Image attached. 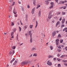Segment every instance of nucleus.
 <instances>
[{"label":"nucleus","mask_w":67,"mask_h":67,"mask_svg":"<svg viewBox=\"0 0 67 67\" xmlns=\"http://www.w3.org/2000/svg\"><path fill=\"white\" fill-rule=\"evenodd\" d=\"M13 12L15 14L14 16L15 17H17V16H18V15L16 14L17 12H16V10H15V9H14V10L13 11Z\"/></svg>","instance_id":"obj_1"},{"label":"nucleus","mask_w":67,"mask_h":67,"mask_svg":"<svg viewBox=\"0 0 67 67\" xmlns=\"http://www.w3.org/2000/svg\"><path fill=\"white\" fill-rule=\"evenodd\" d=\"M52 11H51L49 12V16H48V18L49 19H51L52 16Z\"/></svg>","instance_id":"obj_2"},{"label":"nucleus","mask_w":67,"mask_h":67,"mask_svg":"<svg viewBox=\"0 0 67 67\" xmlns=\"http://www.w3.org/2000/svg\"><path fill=\"white\" fill-rule=\"evenodd\" d=\"M27 63V60H26L25 61L23 62H22L21 63V65H25V64H26Z\"/></svg>","instance_id":"obj_3"},{"label":"nucleus","mask_w":67,"mask_h":67,"mask_svg":"<svg viewBox=\"0 0 67 67\" xmlns=\"http://www.w3.org/2000/svg\"><path fill=\"white\" fill-rule=\"evenodd\" d=\"M51 6L49 7L50 9H52L53 8V7H54V3L53 2H52L51 3Z\"/></svg>","instance_id":"obj_4"},{"label":"nucleus","mask_w":67,"mask_h":67,"mask_svg":"<svg viewBox=\"0 0 67 67\" xmlns=\"http://www.w3.org/2000/svg\"><path fill=\"white\" fill-rule=\"evenodd\" d=\"M47 63V65H49V66L51 65L52 64V62H51V61H50L49 60L48 61Z\"/></svg>","instance_id":"obj_5"},{"label":"nucleus","mask_w":67,"mask_h":67,"mask_svg":"<svg viewBox=\"0 0 67 67\" xmlns=\"http://www.w3.org/2000/svg\"><path fill=\"white\" fill-rule=\"evenodd\" d=\"M56 34V31H54L52 33V36H54Z\"/></svg>","instance_id":"obj_6"},{"label":"nucleus","mask_w":67,"mask_h":67,"mask_svg":"<svg viewBox=\"0 0 67 67\" xmlns=\"http://www.w3.org/2000/svg\"><path fill=\"white\" fill-rule=\"evenodd\" d=\"M35 8H34L32 9V14H34V10H35Z\"/></svg>","instance_id":"obj_7"},{"label":"nucleus","mask_w":67,"mask_h":67,"mask_svg":"<svg viewBox=\"0 0 67 67\" xmlns=\"http://www.w3.org/2000/svg\"><path fill=\"white\" fill-rule=\"evenodd\" d=\"M27 27H28L27 25H25L24 27V30H26V29L27 28Z\"/></svg>","instance_id":"obj_8"},{"label":"nucleus","mask_w":67,"mask_h":67,"mask_svg":"<svg viewBox=\"0 0 67 67\" xmlns=\"http://www.w3.org/2000/svg\"><path fill=\"white\" fill-rule=\"evenodd\" d=\"M32 32V31H30L29 32V35H30V37H32V34L31 33V32Z\"/></svg>","instance_id":"obj_9"},{"label":"nucleus","mask_w":67,"mask_h":67,"mask_svg":"<svg viewBox=\"0 0 67 67\" xmlns=\"http://www.w3.org/2000/svg\"><path fill=\"white\" fill-rule=\"evenodd\" d=\"M14 33V32H11V35L12 36L11 38H13V36H14V35H13V34Z\"/></svg>","instance_id":"obj_10"},{"label":"nucleus","mask_w":67,"mask_h":67,"mask_svg":"<svg viewBox=\"0 0 67 67\" xmlns=\"http://www.w3.org/2000/svg\"><path fill=\"white\" fill-rule=\"evenodd\" d=\"M36 49H35V48H33L31 49V51H36Z\"/></svg>","instance_id":"obj_11"},{"label":"nucleus","mask_w":67,"mask_h":67,"mask_svg":"<svg viewBox=\"0 0 67 67\" xmlns=\"http://www.w3.org/2000/svg\"><path fill=\"white\" fill-rule=\"evenodd\" d=\"M36 25L35 27L36 28L37 26V25H38V22H37V21H36Z\"/></svg>","instance_id":"obj_12"},{"label":"nucleus","mask_w":67,"mask_h":67,"mask_svg":"<svg viewBox=\"0 0 67 67\" xmlns=\"http://www.w3.org/2000/svg\"><path fill=\"white\" fill-rule=\"evenodd\" d=\"M60 23V22L59 21H58L57 23V24H56V26H57V25L59 24V23Z\"/></svg>","instance_id":"obj_13"},{"label":"nucleus","mask_w":67,"mask_h":67,"mask_svg":"<svg viewBox=\"0 0 67 67\" xmlns=\"http://www.w3.org/2000/svg\"><path fill=\"white\" fill-rule=\"evenodd\" d=\"M53 55H49L48 56V58H53Z\"/></svg>","instance_id":"obj_14"},{"label":"nucleus","mask_w":67,"mask_h":67,"mask_svg":"<svg viewBox=\"0 0 67 67\" xmlns=\"http://www.w3.org/2000/svg\"><path fill=\"white\" fill-rule=\"evenodd\" d=\"M32 37H30V43H32Z\"/></svg>","instance_id":"obj_15"},{"label":"nucleus","mask_w":67,"mask_h":67,"mask_svg":"<svg viewBox=\"0 0 67 67\" xmlns=\"http://www.w3.org/2000/svg\"><path fill=\"white\" fill-rule=\"evenodd\" d=\"M48 1H49L48 0L46 1V4L47 5L48 4Z\"/></svg>","instance_id":"obj_16"},{"label":"nucleus","mask_w":67,"mask_h":67,"mask_svg":"<svg viewBox=\"0 0 67 67\" xmlns=\"http://www.w3.org/2000/svg\"><path fill=\"white\" fill-rule=\"evenodd\" d=\"M40 7H41V5H37V7L36 8V9H38V8H40Z\"/></svg>","instance_id":"obj_17"},{"label":"nucleus","mask_w":67,"mask_h":67,"mask_svg":"<svg viewBox=\"0 0 67 67\" xmlns=\"http://www.w3.org/2000/svg\"><path fill=\"white\" fill-rule=\"evenodd\" d=\"M50 47L51 48V50H52L53 49V47L52 46H50Z\"/></svg>","instance_id":"obj_18"},{"label":"nucleus","mask_w":67,"mask_h":67,"mask_svg":"<svg viewBox=\"0 0 67 67\" xmlns=\"http://www.w3.org/2000/svg\"><path fill=\"white\" fill-rule=\"evenodd\" d=\"M37 54L35 53L33 54V56H34V57H36V56H37Z\"/></svg>","instance_id":"obj_19"},{"label":"nucleus","mask_w":67,"mask_h":67,"mask_svg":"<svg viewBox=\"0 0 67 67\" xmlns=\"http://www.w3.org/2000/svg\"><path fill=\"white\" fill-rule=\"evenodd\" d=\"M60 13H61L59 12H57V15H59V14H60Z\"/></svg>","instance_id":"obj_20"},{"label":"nucleus","mask_w":67,"mask_h":67,"mask_svg":"<svg viewBox=\"0 0 67 67\" xmlns=\"http://www.w3.org/2000/svg\"><path fill=\"white\" fill-rule=\"evenodd\" d=\"M11 25L12 26H14V23H13V22H12L11 23Z\"/></svg>","instance_id":"obj_21"},{"label":"nucleus","mask_w":67,"mask_h":67,"mask_svg":"<svg viewBox=\"0 0 67 67\" xmlns=\"http://www.w3.org/2000/svg\"><path fill=\"white\" fill-rule=\"evenodd\" d=\"M65 56H66V55H62L61 56V57L62 58H63V57H65Z\"/></svg>","instance_id":"obj_22"},{"label":"nucleus","mask_w":67,"mask_h":67,"mask_svg":"<svg viewBox=\"0 0 67 67\" xmlns=\"http://www.w3.org/2000/svg\"><path fill=\"white\" fill-rule=\"evenodd\" d=\"M58 48H61V46L60 45H59L57 46Z\"/></svg>","instance_id":"obj_23"},{"label":"nucleus","mask_w":67,"mask_h":67,"mask_svg":"<svg viewBox=\"0 0 67 67\" xmlns=\"http://www.w3.org/2000/svg\"><path fill=\"white\" fill-rule=\"evenodd\" d=\"M38 14L39 15V16H41V11H40L39 12Z\"/></svg>","instance_id":"obj_24"},{"label":"nucleus","mask_w":67,"mask_h":67,"mask_svg":"<svg viewBox=\"0 0 67 67\" xmlns=\"http://www.w3.org/2000/svg\"><path fill=\"white\" fill-rule=\"evenodd\" d=\"M16 47L15 46H13L12 47V49H15Z\"/></svg>","instance_id":"obj_25"},{"label":"nucleus","mask_w":67,"mask_h":67,"mask_svg":"<svg viewBox=\"0 0 67 67\" xmlns=\"http://www.w3.org/2000/svg\"><path fill=\"white\" fill-rule=\"evenodd\" d=\"M67 29V27H65V28L63 30V31H66V30Z\"/></svg>","instance_id":"obj_26"},{"label":"nucleus","mask_w":67,"mask_h":67,"mask_svg":"<svg viewBox=\"0 0 67 67\" xmlns=\"http://www.w3.org/2000/svg\"><path fill=\"white\" fill-rule=\"evenodd\" d=\"M65 14H66V13L65 12H63L62 13V15H65Z\"/></svg>","instance_id":"obj_27"},{"label":"nucleus","mask_w":67,"mask_h":67,"mask_svg":"<svg viewBox=\"0 0 67 67\" xmlns=\"http://www.w3.org/2000/svg\"><path fill=\"white\" fill-rule=\"evenodd\" d=\"M15 60V58H13V59L12 60L11 62H10V63H12L13 62V61H14V60Z\"/></svg>","instance_id":"obj_28"},{"label":"nucleus","mask_w":67,"mask_h":67,"mask_svg":"<svg viewBox=\"0 0 67 67\" xmlns=\"http://www.w3.org/2000/svg\"><path fill=\"white\" fill-rule=\"evenodd\" d=\"M15 60V58H13V59L12 60L11 62H10V63H12L13 62V61H14V60Z\"/></svg>","instance_id":"obj_29"},{"label":"nucleus","mask_w":67,"mask_h":67,"mask_svg":"<svg viewBox=\"0 0 67 67\" xmlns=\"http://www.w3.org/2000/svg\"><path fill=\"white\" fill-rule=\"evenodd\" d=\"M63 42V40H60V43H62Z\"/></svg>","instance_id":"obj_30"},{"label":"nucleus","mask_w":67,"mask_h":67,"mask_svg":"<svg viewBox=\"0 0 67 67\" xmlns=\"http://www.w3.org/2000/svg\"><path fill=\"white\" fill-rule=\"evenodd\" d=\"M35 3H36V1H34L33 2V4L34 5H35Z\"/></svg>","instance_id":"obj_31"},{"label":"nucleus","mask_w":67,"mask_h":67,"mask_svg":"<svg viewBox=\"0 0 67 67\" xmlns=\"http://www.w3.org/2000/svg\"><path fill=\"white\" fill-rule=\"evenodd\" d=\"M59 41V40L58 39H57L56 40V42H58Z\"/></svg>","instance_id":"obj_32"},{"label":"nucleus","mask_w":67,"mask_h":67,"mask_svg":"<svg viewBox=\"0 0 67 67\" xmlns=\"http://www.w3.org/2000/svg\"><path fill=\"white\" fill-rule=\"evenodd\" d=\"M58 37H61V35H60V34H59L58 35Z\"/></svg>","instance_id":"obj_33"},{"label":"nucleus","mask_w":67,"mask_h":67,"mask_svg":"<svg viewBox=\"0 0 67 67\" xmlns=\"http://www.w3.org/2000/svg\"><path fill=\"white\" fill-rule=\"evenodd\" d=\"M19 32H21V28L20 27H19Z\"/></svg>","instance_id":"obj_34"},{"label":"nucleus","mask_w":67,"mask_h":67,"mask_svg":"<svg viewBox=\"0 0 67 67\" xmlns=\"http://www.w3.org/2000/svg\"><path fill=\"white\" fill-rule=\"evenodd\" d=\"M57 59L58 60V61H59V62H60V59L59 58H57Z\"/></svg>","instance_id":"obj_35"},{"label":"nucleus","mask_w":67,"mask_h":67,"mask_svg":"<svg viewBox=\"0 0 67 67\" xmlns=\"http://www.w3.org/2000/svg\"><path fill=\"white\" fill-rule=\"evenodd\" d=\"M16 30V29H15V28L14 29V32H15Z\"/></svg>","instance_id":"obj_36"},{"label":"nucleus","mask_w":67,"mask_h":67,"mask_svg":"<svg viewBox=\"0 0 67 67\" xmlns=\"http://www.w3.org/2000/svg\"><path fill=\"white\" fill-rule=\"evenodd\" d=\"M32 27H33V25H31L30 26V29H32Z\"/></svg>","instance_id":"obj_37"},{"label":"nucleus","mask_w":67,"mask_h":67,"mask_svg":"<svg viewBox=\"0 0 67 67\" xmlns=\"http://www.w3.org/2000/svg\"><path fill=\"white\" fill-rule=\"evenodd\" d=\"M64 26H65V25L63 24H62L61 26V27H64Z\"/></svg>","instance_id":"obj_38"},{"label":"nucleus","mask_w":67,"mask_h":67,"mask_svg":"<svg viewBox=\"0 0 67 67\" xmlns=\"http://www.w3.org/2000/svg\"><path fill=\"white\" fill-rule=\"evenodd\" d=\"M64 65H65V66H67V63H64Z\"/></svg>","instance_id":"obj_39"},{"label":"nucleus","mask_w":67,"mask_h":67,"mask_svg":"<svg viewBox=\"0 0 67 67\" xmlns=\"http://www.w3.org/2000/svg\"><path fill=\"white\" fill-rule=\"evenodd\" d=\"M15 4V2H14L13 4H12V5H14Z\"/></svg>","instance_id":"obj_40"},{"label":"nucleus","mask_w":67,"mask_h":67,"mask_svg":"<svg viewBox=\"0 0 67 67\" xmlns=\"http://www.w3.org/2000/svg\"><path fill=\"white\" fill-rule=\"evenodd\" d=\"M59 43L58 42H57L56 43V45H58V44Z\"/></svg>","instance_id":"obj_41"},{"label":"nucleus","mask_w":67,"mask_h":67,"mask_svg":"<svg viewBox=\"0 0 67 67\" xmlns=\"http://www.w3.org/2000/svg\"><path fill=\"white\" fill-rule=\"evenodd\" d=\"M55 1L57 2V3H58V0H55Z\"/></svg>","instance_id":"obj_42"},{"label":"nucleus","mask_w":67,"mask_h":67,"mask_svg":"<svg viewBox=\"0 0 67 67\" xmlns=\"http://www.w3.org/2000/svg\"><path fill=\"white\" fill-rule=\"evenodd\" d=\"M62 20V17H60V18L59 21H61Z\"/></svg>","instance_id":"obj_43"},{"label":"nucleus","mask_w":67,"mask_h":67,"mask_svg":"<svg viewBox=\"0 0 67 67\" xmlns=\"http://www.w3.org/2000/svg\"><path fill=\"white\" fill-rule=\"evenodd\" d=\"M33 55L32 54H31L30 55V56H29V57H32V56Z\"/></svg>","instance_id":"obj_44"},{"label":"nucleus","mask_w":67,"mask_h":67,"mask_svg":"<svg viewBox=\"0 0 67 67\" xmlns=\"http://www.w3.org/2000/svg\"><path fill=\"white\" fill-rule=\"evenodd\" d=\"M57 56L58 57H59V56H60V54H57Z\"/></svg>","instance_id":"obj_45"},{"label":"nucleus","mask_w":67,"mask_h":67,"mask_svg":"<svg viewBox=\"0 0 67 67\" xmlns=\"http://www.w3.org/2000/svg\"><path fill=\"white\" fill-rule=\"evenodd\" d=\"M65 19H64H64H63L62 21H64V22H65Z\"/></svg>","instance_id":"obj_46"},{"label":"nucleus","mask_w":67,"mask_h":67,"mask_svg":"<svg viewBox=\"0 0 67 67\" xmlns=\"http://www.w3.org/2000/svg\"><path fill=\"white\" fill-rule=\"evenodd\" d=\"M58 52H61V50H60V49H59L58 50Z\"/></svg>","instance_id":"obj_47"},{"label":"nucleus","mask_w":67,"mask_h":67,"mask_svg":"<svg viewBox=\"0 0 67 67\" xmlns=\"http://www.w3.org/2000/svg\"><path fill=\"white\" fill-rule=\"evenodd\" d=\"M64 23H65V21H62V24H64Z\"/></svg>","instance_id":"obj_48"},{"label":"nucleus","mask_w":67,"mask_h":67,"mask_svg":"<svg viewBox=\"0 0 67 67\" xmlns=\"http://www.w3.org/2000/svg\"><path fill=\"white\" fill-rule=\"evenodd\" d=\"M66 8V6H65L63 8V9H65Z\"/></svg>","instance_id":"obj_49"},{"label":"nucleus","mask_w":67,"mask_h":67,"mask_svg":"<svg viewBox=\"0 0 67 67\" xmlns=\"http://www.w3.org/2000/svg\"><path fill=\"white\" fill-rule=\"evenodd\" d=\"M20 22L21 25H23V24L22 23H21V21L20 20Z\"/></svg>","instance_id":"obj_50"},{"label":"nucleus","mask_w":67,"mask_h":67,"mask_svg":"<svg viewBox=\"0 0 67 67\" xmlns=\"http://www.w3.org/2000/svg\"><path fill=\"white\" fill-rule=\"evenodd\" d=\"M53 59H54V60L55 61L56 60V58H54Z\"/></svg>","instance_id":"obj_51"},{"label":"nucleus","mask_w":67,"mask_h":67,"mask_svg":"<svg viewBox=\"0 0 67 67\" xmlns=\"http://www.w3.org/2000/svg\"><path fill=\"white\" fill-rule=\"evenodd\" d=\"M27 8H30V7L29 5H28L27 6Z\"/></svg>","instance_id":"obj_52"},{"label":"nucleus","mask_w":67,"mask_h":67,"mask_svg":"<svg viewBox=\"0 0 67 67\" xmlns=\"http://www.w3.org/2000/svg\"><path fill=\"white\" fill-rule=\"evenodd\" d=\"M14 53H15L14 51H13V54H14Z\"/></svg>","instance_id":"obj_53"},{"label":"nucleus","mask_w":67,"mask_h":67,"mask_svg":"<svg viewBox=\"0 0 67 67\" xmlns=\"http://www.w3.org/2000/svg\"><path fill=\"white\" fill-rule=\"evenodd\" d=\"M58 67H59V66H60V64H59L58 65Z\"/></svg>","instance_id":"obj_54"},{"label":"nucleus","mask_w":67,"mask_h":67,"mask_svg":"<svg viewBox=\"0 0 67 67\" xmlns=\"http://www.w3.org/2000/svg\"><path fill=\"white\" fill-rule=\"evenodd\" d=\"M67 60H66L64 61V63H67Z\"/></svg>","instance_id":"obj_55"},{"label":"nucleus","mask_w":67,"mask_h":67,"mask_svg":"<svg viewBox=\"0 0 67 67\" xmlns=\"http://www.w3.org/2000/svg\"><path fill=\"white\" fill-rule=\"evenodd\" d=\"M18 3L19 4H21V2L20 1H19L18 2Z\"/></svg>","instance_id":"obj_56"},{"label":"nucleus","mask_w":67,"mask_h":67,"mask_svg":"<svg viewBox=\"0 0 67 67\" xmlns=\"http://www.w3.org/2000/svg\"><path fill=\"white\" fill-rule=\"evenodd\" d=\"M12 53L11 52H9V53L10 54H11Z\"/></svg>","instance_id":"obj_57"},{"label":"nucleus","mask_w":67,"mask_h":67,"mask_svg":"<svg viewBox=\"0 0 67 67\" xmlns=\"http://www.w3.org/2000/svg\"><path fill=\"white\" fill-rule=\"evenodd\" d=\"M44 37H45V34H43V35H42Z\"/></svg>","instance_id":"obj_58"},{"label":"nucleus","mask_w":67,"mask_h":67,"mask_svg":"<svg viewBox=\"0 0 67 67\" xmlns=\"http://www.w3.org/2000/svg\"><path fill=\"white\" fill-rule=\"evenodd\" d=\"M23 45V43H21V44H20V46H21V45Z\"/></svg>","instance_id":"obj_59"},{"label":"nucleus","mask_w":67,"mask_h":67,"mask_svg":"<svg viewBox=\"0 0 67 67\" xmlns=\"http://www.w3.org/2000/svg\"><path fill=\"white\" fill-rule=\"evenodd\" d=\"M56 32H57V33H58V32H59V31H57Z\"/></svg>","instance_id":"obj_60"},{"label":"nucleus","mask_w":67,"mask_h":67,"mask_svg":"<svg viewBox=\"0 0 67 67\" xmlns=\"http://www.w3.org/2000/svg\"><path fill=\"white\" fill-rule=\"evenodd\" d=\"M67 48V47H66L65 48V49H66Z\"/></svg>","instance_id":"obj_61"},{"label":"nucleus","mask_w":67,"mask_h":67,"mask_svg":"<svg viewBox=\"0 0 67 67\" xmlns=\"http://www.w3.org/2000/svg\"><path fill=\"white\" fill-rule=\"evenodd\" d=\"M17 24L18 25H20V23H18Z\"/></svg>","instance_id":"obj_62"},{"label":"nucleus","mask_w":67,"mask_h":67,"mask_svg":"<svg viewBox=\"0 0 67 67\" xmlns=\"http://www.w3.org/2000/svg\"><path fill=\"white\" fill-rule=\"evenodd\" d=\"M15 63H17V61H15Z\"/></svg>","instance_id":"obj_63"},{"label":"nucleus","mask_w":67,"mask_h":67,"mask_svg":"<svg viewBox=\"0 0 67 67\" xmlns=\"http://www.w3.org/2000/svg\"><path fill=\"white\" fill-rule=\"evenodd\" d=\"M62 62H64V63H65V61H64V60H63Z\"/></svg>","instance_id":"obj_64"}]
</instances>
